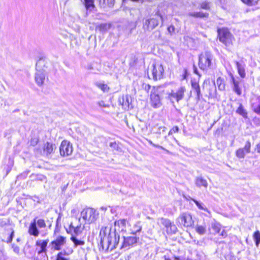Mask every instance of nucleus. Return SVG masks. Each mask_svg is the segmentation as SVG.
<instances>
[{
    "mask_svg": "<svg viewBox=\"0 0 260 260\" xmlns=\"http://www.w3.org/2000/svg\"><path fill=\"white\" fill-rule=\"evenodd\" d=\"M100 248L105 251H112L115 249L119 243V235L115 232H112L111 230L108 235H106L105 231L102 233L100 232Z\"/></svg>",
    "mask_w": 260,
    "mask_h": 260,
    "instance_id": "nucleus-1",
    "label": "nucleus"
},
{
    "mask_svg": "<svg viewBox=\"0 0 260 260\" xmlns=\"http://www.w3.org/2000/svg\"><path fill=\"white\" fill-rule=\"evenodd\" d=\"M165 95H167L164 86H153L150 93L151 105L154 108H159L161 100Z\"/></svg>",
    "mask_w": 260,
    "mask_h": 260,
    "instance_id": "nucleus-2",
    "label": "nucleus"
},
{
    "mask_svg": "<svg viewBox=\"0 0 260 260\" xmlns=\"http://www.w3.org/2000/svg\"><path fill=\"white\" fill-rule=\"evenodd\" d=\"M213 55L210 51L202 53L199 56V66L203 70H207L213 67Z\"/></svg>",
    "mask_w": 260,
    "mask_h": 260,
    "instance_id": "nucleus-3",
    "label": "nucleus"
},
{
    "mask_svg": "<svg viewBox=\"0 0 260 260\" xmlns=\"http://www.w3.org/2000/svg\"><path fill=\"white\" fill-rule=\"evenodd\" d=\"M159 20H161V24H162L164 18L159 11H157L153 17L145 21L143 25L144 29L147 31L152 30L158 25Z\"/></svg>",
    "mask_w": 260,
    "mask_h": 260,
    "instance_id": "nucleus-4",
    "label": "nucleus"
},
{
    "mask_svg": "<svg viewBox=\"0 0 260 260\" xmlns=\"http://www.w3.org/2000/svg\"><path fill=\"white\" fill-rule=\"evenodd\" d=\"M176 222L180 226L186 228L192 227L194 224L192 215L188 212L181 213L177 218Z\"/></svg>",
    "mask_w": 260,
    "mask_h": 260,
    "instance_id": "nucleus-5",
    "label": "nucleus"
},
{
    "mask_svg": "<svg viewBox=\"0 0 260 260\" xmlns=\"http://www.w3.org/2000/svg\"><path fill=\"white\" fill-rule=\"evenodd\" d=\"M186 91V88L184 86H180L178 87L176 90H172L170 93H167L168 98L172 103H174L173 100L176 102H179L182 100L184 95V93Z\"/></svg>",
    "mask_w": 260,
    "mask_h": 260,
    "instance_id": "nucleus-6",
    "label": "nucleus"
},
{
    "mask_svg": "<svg viewBox=\"0 0 260 260\" xmlns=\"http://www.w3.org/2000/svg\"><path fill=\"white\" fill-rule=\"evenodd\" d=\"M83 218L88 223L94 222L98 218L99 213L94 209L88 208L84 209L81 213Z\"/></svg>",
    "mask_w": 260,
    "mask_h": 260,
    "instance_id": "nucleus-7",
    "label": "nucleus"
},
{
    "mask_svg": "<svg viewBox=\"0 0 260 260\" xmlns=\"http://www.w3.org/2000/svg\"><path fill=\"white\" fill-rule=\"evenodd\" d=\"M218 37L219 41L225 46H229L232 42V35L226 29H218Z\"/></svg>",
    "mask_w": 260,
    "mask_h": 260,
    "instance_id": "nucleus-8",
    "label": "nucleus"
},
{
    "mask_svg": "<svg viewBox=\"0 0 260 260\" xmlns=\"http://www.w3.org/2000/svg\"><path fill=\"white\" fill-rule=\"evenodd\" d=\"M142 230V227L139 226L138 229L135 231V233H132L133 235L131 236L124 237L123 241L121 248H127L131 246H133L136 244L139 240V237H137L136 235L138 232H140Z\"/></svg>",
    "mask_w": 260,
    "mask_h": 260,
    "instance_id": "nucleus-9",
    "label": "nucleus"
},
{
    "mask_svg": "<svg viewBox=\"0 0 260 260\" xmlns=\"http://www.w3.org/2000/svg\"><path fill=\"white\" fill-rule=\"evenodd\" d=\"M230 78V83L232 85V89L233 91L238 95H240L242 93L241 88L240 87V84L241 83L242 80L238 77H235L232 73L229 74Z\"/></svg>",
    "mask_w": 260,
    "mask_h": 260,
    "instance_id": "nucleus-10",
    "label": "nucleus"
},
{
    "mask_svg": "<svg viewBox=\"0 0 260 260\" xmlns=\"http://www.w3.org/2000/svg\"><path fill=\"white\" fill-rule=\"evenodd\" d=\"M157 223L164 225L167 229V232L169 234H175L177 231L176 225L167 218H159L158 219Z\"/></svg>",
    "mask_w": 260,
    "mask_h": 260,
    "instance_id": "nucleus-11",
    "label": "nucleus"
},
{
    "mask_svg": "<svg viewBox=\"0 0 260 260\" xmlns=\"http://www.w3.org/2000/svg\"><path fill=\"white\" fill-rule=\"evenodd\" d=\"M72 144L68 141H62L59 147L60 154L61 156H66L72 154L73 152Z\"/></svg>",
    "mask_w": 260,
    "mask_h": 260,
    "instance_id": "nucleus-12",
    "label": "nucleus"
},
{
    "mask_svg": "<svg viewBox=\"0 0 260 260\" xmlns=\"http://www.w3.org/2000/svg\"><path fill=\"white\" fill-rule=\"evenodd\" d=\"M164 69L163 66L159 63H155L153 64L152 74L153 79L154 80H157L162 78Z\"/></svg>",
    "mask_w": 260,
    "mask_h": 260,
    "instance_id": "nucleus-13",
    "label": "nucleus"
},
{
    "mask_svg": "<svg viewBox=\"0 0 260 260\" xmlns=\"http://www.w3.org/2000/svg\"><path fill=\"white\" fill-rule=\"evenodd\" d=\"M41 61L40 59L36 63L37 72L35 74V81L38 86H41L43 84L45 79V73L43 70H38V64Z\"/></svg>",
    "mask_w": 260,
    "mask_h": 260,
    "instance_id": "nucleus-14",
    "label": "nucleus"
},
{
    "mask_svg": "<svg viewBox=\"0 0 260 260\" xmlns=\"http://www.w3.org/2000/svg\"><path fill=\"white\" fill-rule=\"evenodd\" d=\"M66 242V238L63 236H59L57 238L52 241L50 245L52 246V249L55 250H59L61 246L64 245Z\"/></svg>",
    "mask_w": 260,
    "mask_h": 260,
    "instance_id": "nucleus-15",
    "label": "nucleus"
},
{
    "mask_svg": "<svg viewBox=\"0 0 260 260\" xmlns=\"http://www.w3.org/2000/svg\"><path fill=\"white\" fill-rule=\"evenodd\" d=\"M83 228H81V224H79L75 226L71 223L68 229H67L68 233L71 234L72 236H77L81 234Z\"/></svg>",
    "mask_w": 260,
    "mask_h": 260,
    "instance_id": "nucleus-16",
    "label": "nucleus"
},
{
    "mask_svg": "<svg viewBox=\"0 0 260 260\" xmlns=\"http://www.w3.org/2000/svg\"><path fill=\"white\" fill-rule=\"evenodd\" d=\"M37 218V217L35 218L33 221L31 222L29 226L28 231V232L30 235L34 236L35 237H38L40 234L39 230L37 228L36 225Z\"/></svg>",
    "mask_w": 260,
    "mask_h": 260,
    "instance_id": "nucleus-17",
    "label": "nucleus"
},
{
    "mask_svg": "<svg viewBox=\"0 0 260 260\" xmlns=\"http://www.w3.org/2000/svg\"><path fill=\"white\" fill-rule=\"evenodd\" d=\"M119 102L121 103L122 106L124 110H128L129 108H132L133 106L132 104V98L128 95H126L123 96L122 101L119 100Z\"/></svg>",
    "mask_w": 260,
    "mask_h": 260,
    "instance_id": "nucleus-18",
    "label": "nucleus"
},
{
    "mask_svg": "<svg viewBox=\"0 0 260 260\" xmlns=\"http://www.w3.org/2000/svg\"><path fill=\"white\" fill-rule=\"evenodd\" d=\"M194 183L197 187L201 188L203 187L207 188L208 185L207 181L202 176H198L195 178Z\"/></svg>",
    "mask_w": 260,
    "mask_h": 260,
    "instance_id": "nucleus-19",
    "label": "nucleus"
},
{
    "mask_svg": "<svg viewBox=\"0 0 260 260\" xmlns=\"http://www.w3.org/2000/svg\"><path fill=\"white\" fill-rule=\"evenodd\" d=\"M126 220L125 219H119L118 220L115 221V222H114L115 229H114V231L113 232H115V233H116V231L117 230L118 231H123L124 230V228L126 225Z\"/></svg>",
    "mask_w": 260,
    "mask_h": 260,
    "instance_id": "nucleus-20",
    "label": "nucleus"
},
{
    "mask_svg": "<svg viewBox=\"0 0 260 260\" xmlns=\"http://www.w3.org/2000/svg\"><path fill=\"white\" fill-rule=\"evenodd\" d=\"M191 87L194 92L197 93L196 100L199 101L202 98V94L201 92L200 86L199 83L197 82H191Z\"/></svg>",
    "mask_w": 260,
    "mask_h": 260,
    "instance_id": "nucleus-21",
    "label": "nucleus"
},
{
    "mask_svg": "<svg viewBox=\"0 0 260 260\" xmlns=\"http://www.w3.org/2000/svg\"><path fill=\"white\" fill-rule=\"evenodd\" d=\"M49 240H38L36 242V245L38 246H40L41 248V250L38 252L39 254L41 253H46L47 251V246L48 244Z\"/></svg>",
    "mask_w": 260,
    "mask_h": 260,
    "instance_id": "nucleus-22",
    "label": "nucleus"
},
{
    "mask_svg": "<svg viewBox=\"0 0 260 260\" xmlns=\"http://www.w3.org/2000/svg\"><path fill=\"white\" fill-rule=\"evenodd\" d=\"M235 63L237 68L238 72L241 78H244L246 74L245 71V64L243 62L235 61Z\"/></svg>",
    "mask_w": 260,
    "mask_h": 260,
    "instance_id": "nucleus-23",
    "label": "nucleus"
},
{
    "mask_svg": "<svg viewBox=\"0 0 260 260\" xmlns=\"http://www.w3.org/2000/svg\"><path fill=\"white\" fill-rule=\"evenodd\" d=\"M55 148V145L51 143L47 142L44 146V152L47 155H49L53 152Z\"/></svg>",
    "mask_w": 260,
    "mask_h": 260,
    "instance_id": "nucleus-24",
    "label": "nucleus"
},
{
    "mask_svg": "<svg viewBox=\"0 0 260 260\" xmlns=\"http://www.w3.org/2000/svg\"><path fill=\"white\" fill-rule=\"evenodd\" d=\"M188 15L194 18H205L208 17L209 14L208 13H203V12H189Z\"/></svg>",
    "mask_w": 260,
    "mask_h": 260,
    "instance_id": "nucleus-25",
    "label": "nucleus"
},
{
    "mask_svg": "<svg viewBox=\"0 0 260 260\" xmlns=\"http://www.w3.org/2000/svg\"><path fill=\"white\" fill-rule=\"evenodd\" d=\"M236 113L242 116L244 118H247V112L246 110L244 108L242 104H240L239 107L237 108L236 111Z\"/></svg>",
    "mask_w": 260,
    "mask_h": 260,
    "instance_id": "nucleus-26",
    "label": "nucleus"
},
{
    "mask_svg": "<svg viewBox=\"0 0 260 260\" xmlns=\"http://www.w3.org/2000/svg\"><path fill=\"white\" fill-rule=\"evenodd\" d=\"M111 27V24L109 23H102L98 25L96 28L101 32H105Z\"/></svg>",
    "mask_w": 260,
    "mask_h": 260,
    "instance_id": "nucleus-27",
    "label": "nucleus"
},
{
    "mask_svg": "<svg viewBox=\"0 0 260 260\" xmlns=\"http://www.w3.org/2000/svg\"><path fill=\"white\" fill-rule=\"evenodd\" d=\"M195 230L199 234L203 235L206 232V226L203 225H197Z\"/></svg>",
    "mask_w": 260,
    "mask_h": 260,
    "instance_id": "nucleus-28",
    "label": "nucleus"
},
{
    "mask_svg": "<svg viewBox=\"0 0 260 260\" xmlns=\"http://www.w3.org/2000/svg\"><path fill=\"white\" fill-rule=\"evenodd\" d=\"M95 85L101 89L103 92H108L109 87H108V85L106 84H105L104 82H98L95 83Z\"/></svg>",
    "mask_w": 260,
    "mask_h": 260,
    "instance_id": "nucleus-29",
    "label": "nucleus"
},
{
    "mask_svg": "<svg viewBox=\"0 0 260 260\" xmlns=\"http://www.w3.org/2000/svg\"><path fill=\"white\" fill-rule=\"evenodd\" d=\"M84 4L87 10H91L94 7V0H84Z\"/></svg>",
    "mask_w": 260,
    "mask_h": 260,
    "instance_id": "nucleus-30",
    "label": "nucleus"
},
{
    "mask_svg": "<svg viewBox=\"0 0 260 260\" xmlns=\"http://www.w3.org/2000/svg\"><path fill=\"white\" fill-rule=\"evenodd\" d=\"M115 0H99L100 4L103 7H106V6L111 7L113 6Z\"/></svg>",
    "mask_w": 260,
    "mask_h": 260,
    "instance_id": "nucleus-31",
    "label": "nucleus"
},
{
    "mask_svg": "<svg viewBox=\"0 0 260 260\" xmlns=\"http://www.w3.org/2000/svg\"><path fill=\"white\" fill-rule=\"evenodd\" d=\"M191 200L195 203V204L197 206V207L201 210H204L205 211L209 212V210L207 208H206L203 204L200 203V202L198 201L197 200L191 199Z\"/></svg>",
    "mask_w": 260,
    "mask_h": 260,
    "instance_id": "nucleus-32",
    "label": "nucleus"
},
{
    "mask_svg": "<svg viewBox=\"0 0 260 260\" xmlns=\"http://www.w3.org/2000/svg\"><path fill=\"white\" fill-rule=\"evenodd\" d=\"M71 241L74 243L75 246L77 247L79 245H84V242L83 241L79 240L77 239L75 236H72L71 237Z\"/></svg>",
    "mask_w": 260,
    "mask_h": 260,
    "instance_id": "nucleus-33",
    "label": "nucleus"
},
{
    "mask_svg": "<svg viewBox=\"0 0 260 260\" xmlns=\"http://www.w3.org/2000/svg\"><path fill=\"white\" fill-rule=\"evenodd\" d=\"M253 238L255 241V245L257 247L260 243V232L259 231L255 232L253 235Z\"/></svg>",
    "mask_w": 260,
    "mask_h": 260,
    "instance_id": "nucleus-34",
    "label": "nucleus"
},
{
    "mask_svg": "<svg viewBox=\"0 0 260 260\" xmlns=\"http://www.w3.org/2000/svg\"><path fill=\"white\" fill-rule=\"evenodd\" d=\"M216 83L218 85L219 90L222 91L225 89V84L224 83L223 80L221 78H218L216 81Z\"/></svg>",
    "mask_w": 260,
    "mask_h": 260,
    "instance_id": "nucleus-35",
    "label": "nucleus"
},
{
    "mask_svg": "<svg viewBox=\"0 0 260 260\" xmlns=\"http://www.w3.org/2000/svg\"><path fill=\"white\" fill-rule=\"evenodd\" d=\"M244 4L249 6H255L258 3L259 0H241Z\"/></svg>",
    "mask_w": 260,
    "mask_h": 260,
    "instance_id": "nucleus-36",
    "label": "nucleus"
},
{
    "mask_svg": "<svg viewBox=\"0 0 260 260\" xmlns=\"http://www.w3.org/2000/svg\"><path fill=\"white\" fill-rule=\"evenodd\" d=\"M246 152L243 148H240L236 151V156L240 158L244 157Z\"/></svg>",
    "mask_w": 260,
    "mask_h": 260,
    "instance_id": "nucleus-37",
    "label": "nucleus"
},
{
    "mask_svg": "<svg viewBox=\"0 0 260 260\" xmlns=\"http://www.w3.org/2000/svg\"><path fill=\"white\" fill-rule=\"evenodd\" d=\"M212 228L216 233H218L220 230L221 225L219 223L215 222L212 224Z\"/></svg>",
    "mask_w": 260,
    "mask_h": 260,
    "instance_id": "nucleus-38",
    "label": "nucleus"
},
{
    "mask_svg": "<svg viewBox=\"0 0 260 260\" xmlns=\"http://www.w3.org/2000/svg\"><path fill=\"white\" fill-rule=\"evenodd\" d=\"M37 224L40 228H44L46 227V223L44 220L43 219H39L38 220H36V225Z\"/></svg>",
    "mask_w": 260,
    "mask_h": 260,
    "instance_id": "nucleus-39",
    "label": "nucleus"
},
{
    "mask_svg": "<svg viewBox=\"0 0 260 260\" xmlns=\"http://www.w3.org/2000/svg\"><path fill=\"white\" fill-rule=\"evenodd\" d=\"M201 8L205 10H209L210 9V3L207 2H204L202 3L200 5Z\"/></svg>",
    "mask_w": 260,
    "mask_h": 260,
    "instance_id": "nucleus-40",
    "label": "nucleus"
},
{
    "mask_svg": "<svg viewBox=\"0 0 260 260\" xmlns=\"http://www.w3.org/2000/svg\"><path fill=\"white\" fill-rule=\"evenodd\" d=\"M250 147H251V144L250 142L249 141H247L245 145V146L244 147V150L246 152V153H248L250 151Z\"/></svg>",
    "mask_w": 260,
    "mask_h": 260,
    "instance_id": "nucleus-41",
    "label": "nucleus"
},
{
    "mask_svg": "<svg viewBox=\"0 0 260 260\" xmlns=\"http://www.w3.org/2000/svg\"><path fill=\"white\" fill-rule=\"evenodd\" d=\"M147 141L152 146H154L155 147H156V148H160V149H161L162 150H166V149L165 148H164L162 146H161L160 145H159L158 144H156L153 143L151 140L147 139Z\"/></svg>",
    "mask_w": 260,
    "mask_h": 260,
    "instance_id": "nucleus-42",
    "label": "nucleus"
},
{
    "mask_svg": "<svg viewBox=\"0 0 260 260\" xmlns=\"http://www.w3.org/2000/svg\"><path fill=\"white\" fill-rule=\"evenodd\" d=\"M63 253L62 252H59L56 256V260H69V258L63 257Z\"/></svg>",
    "mask_w": 260,
    "mask_h": 260,
    "instance_id": "nucleus-43",
    "label": "nucleus"
},
{
    "mask_svg": "<svg viewBox=\"0 0 260 260\" xmlns=\"http://www.w3.org/2000/svg\"><path fill=\"white\" fill-rule=\"evenodd\" d=\"M12 248L13 249V251L15 253H16L17 254H19L20 248L18 246L15 245L14 244H12Z\"/></svg>",
    "mask_w": 260,
    "mask_h": 260,
    "instance_id": "nucleus-44",
    "label": "nucleus"
},
{
    "mask_svg": "<svg viewBox=\"0 0 260 260\" xmlns=\"http://www.w3.org/2000/svg\"><path fill=\"white\" fill-rule=\"evenodd\" d=\"M14 236V231H12V232L11 233V234H10L9 237L7 238V240H6V242L7 243H11L13 240Z\"/></svg>",
    "mask_w": 260,
    "mask_h": 260,
    "instance_id": "nucleus-45",
    "label": "nucleus"
},
{
    "mask_svg": "<svg viewBox=\"0 0 260 260\" xmlns=\"http://www.w3.org/2000/svg\"><path fill=\"white\" fill-rule=\"evenodd\" d=\"M143 88L147 93H148L149 90H150V89L151 88V86L149 84H143Z\"/></svg>",
    "mask_w": 260,
    "mask_h": 260,
    "instance_id": "nucleus-46",
    "label": "nucleus"
},
{
    "mask_svg": "<svg viewBox=\"0 0 260 260\" xmlns=\"http://www.w3.org/2000/svg\"><path fill=\"white\" fill-rule=\"evenodd\" d=\"M39 142V139L37 138H32L30 140V145L35 146H36Z\"/></svg>",
    "mask_w": 260,
    "mask_h": 260,
    "instance_id": "nucleus-47",
    "label": "nucleus"
},
{
    "mask_svg": "<svg viewBox=\"0 0 260 260\" xmlns=\"http://www.w3.org/2000/svg\"><path fill=\"white\" fill-rule=\"evenodd\" d=\"M167 130V128L165 126H160L158 128V131H157L156 133L157 134H160L161 133H164L165 132H166Z\"/></svg>",
    "mask_w": 260,
    "mask_h": 260,
    "instance_id": "nucleus-48",
    "label": "nucleus"
},
{
    "mask_svg": "<svg viewBox=\"0 0 260 260\" xmlns=\"http://www.w3.org/2000/svg\"><path fill=\"white\" fill-rule=\"evenodd\" d=\"M252 121L254 124L257 126H260V119L259 118L254 117L253 118Z\"/></svg>",
    "mask_w": 260,
    "mask_h": 260,
    "instance_id": "nucleus-49",
    "label": "nucleus"
},
{
    "mask_svg": "<svg viewBox=\"0 0 260 260\" xmlns=\"http://www.w3.org/2000/svg\"><path fill=\"white\" fill-rule=\"evenodd\" d=\"M168 31L170 34H172L175 31V27L173 25H171L170 26L168 27Z\"/></svg>",
    "mask_w": 260,
    "mask_h": 260,
    "instance_id": "nucleus-50",
    "label": "nucleus"
},
{
    "mask_svg": "<svg viewBox=\"0 0 260 260\" xmlns=\"http://www.w3.org/2000/svg\"><path fill=\"white\" fill-rule=\"evenodd\" d=\"M220 235L222 238H225L228 236V234H227L225 230H223L222 231V232H221V233L220 234Z\"/></svg>",
    "mask_w": 260,
    "mask_h": 260,
    "instance_id": "nucleus-51",
    "label": "nucleus"
},
{
    "mask_svg": "<svg viewBox=\"0 0 260 260\" xmlns=\"http://www.w3.org/2000/svg\"><path fill=\"white\" fill-rule=\"evenodd\" d=\"M254 111L255 113L260 114V104L254 108Z\"/></svg>",
    "mask_w": 260,
    "mask_h": 260,
    "instance_id": "nucleus-52",
    "label": "nucleus"
},
{
    "mask_svg": "<svg viewBox=\"0 0 260 260\" xmlns=\"http://www.w3.org/2000/svg\"><path fill=\"white\" fill-rule=\"evenodd\" d=\"M98 105L100 107H107V106L106 105H105V103L104 101H100V102H98Z\"/></svg>",
    "mask_w": 260,
    "mask_h": 260,
    "instance_id": "nucleus-53",
    "label": "nucleus"
},
{
    "mask_svg": "<svg viewBox=\"0 0 260 260\" xmlns=\"http://www.w3.org/2000/svg\"><path fill=\"white\" fill-rule=\"evenodd\" d=\"M193 73L199 75L200 77L201 76V75L199 73L197 68L194 65H193Z\"/></svg>",
    "mask_w": 260,
    "mask_h": 260,
    "instance_id": "nucleus-54",
    "label": "nucleus"
},
{
    "mask_svg": "<svg viewBox=\"0 0 260 260\" xmlns=\"http://www.w3.org/2000/svg\"><path fill=\"white\" fill-rule=\"evenodd\" d=\"M171 130L173 133H177L179 131V128L177 126H175L171 129Z\"/></svg>",
    "mask_w": 260,
    "mask_h": 260,
    "instance_id": "nucleus-55",
    "label": "nucleus"
},
{
    "mask_svg": "<svg viewBox=\"0 0 260 260\" xmlns=\"http://www.w3.org/2000/svg\"><path fill=\"white\" fill-rule=\"evenodd\" d=\"M255 150L258 153H260V142L256 145Z\"/></svg>",
    "mask_w": 260,
    "mask_h": 260,
    "instance_id": "nucleus-56",
    "label": "nucleus"
},
{
    "mask_svg": "<svg viewBox=\"0 0 260 260\" xmlns=\"http://www.w3.org/2000/svg\"><path fill=\"white\" fill-rule=\"evenodd\" d=\"M110 146L111 147L115 148L117 146V144L115 142H111L110 144Z\"/></svg>",
    "mask_w": 260,
    "mask_h": 260,
    "instance_id": "nucleus-57",
    "label": "nucleus"
},
{
    "mask_svg": "<svg viewBox=\"0 0 260 260\" xmlns=\"http://www.w3.org/2000/svg\"><path fill=\"white\" fill-rule=\"evenodd\" d=\"M141 226L139 225V223H138V224H136V225H135V227L136 228V230H135V231H134L133 232V233H135V231H136L137 230H138V226Z\"/></svg>",
    "mask_w": 260,
    "mask_h": 260,
    "instance_id": "nucleus-58",
    "label": "nucleus"
},
{
    "mask_svg": "<svg viewBox=\"0 0 260 260\" xmlns=\"http://www.w3.org/2000/svg\"><path fill=\"white\" fill-rule=\"evenodd\" d=\"M174 260H181L180 258V257L179 256H174Z\"/></svg>",
    "mask_w": 260,
    "mask_h": 260,
    "instance_id": "nucleus-59",
    "label": "nucleus"
},
{
    "mask_svg": "<svg viewBox=\"0 0 260 260\" xmlns=\"http://www.w3.org/2000/svg\"><path fill=\"white\" fill-rule=\"evenodd\" d=\"M164 259L165 260H171V259H170L169 257H168L166 255L164 256Z\"/></svg>",
    "mask_w": 260,
    "mask_h": 260,
    "instance_id": "nucleus-60",
    "label": "nucleus"
},
{
    "mask_svg": "<svg viewBox=\"0 0 260 260\" xmlns=\"http://www.w3.org/2000/svg\"><path fill=\"white\" fill-rule=\"evenodd\" d=\"M173 133V131L171 129V130L169 131V133H168V135H171Z\"/></svg>",
    "mask_w": 260,
    "mask_h": 260,
    "instance_id": "nucleus-61",
    "label": "nucleus"
},
{
    "mask_svg": "<svg viewBox=\"0 0 260 260\" xmlns=\"http://www.w3.org/2000/svg\"><path fill=\"white\" fill-rule=\"evenodd\" d=\"M42 178H45V177L44 176H42L41 178H40L39 179L41 180H43V179Z\"/></svg>",
    "mask_w": 260,
    "mask_h": 260,
    "instance_id": "nucleus-62",
    "label": "nucleus"
},
{
    "mask_svg": "<svg viewBox=\"0 0 260 260\" xmlns=\"http://www.w3.org/2000/svg\"><path fill=\"white\" fill-rule=\"evenodd\" d=\"M20 241V238H17V242H19Z\"/></svg>",
    "mask_w": 260,
    "mask_h": 260,
    "instance_id": "nucleus-63",
    "label": "nucleus"
},
{
    "mask_svg": "<svg viewBox=\"0 0 260 260\" xmlns=\"http://www.w3.org/2000/svg\"><path fill=\"white\" fill-rule=\"evenodd\" d=\"M66 187H64L63 188V189H62V190H63V191L66 189Z\"/></svg>",
    "mask_w": 260,
    "mask_h": 260,
    "instance_id": "nucleus-64",
    "label": "nucleus"
}]
</instances>
